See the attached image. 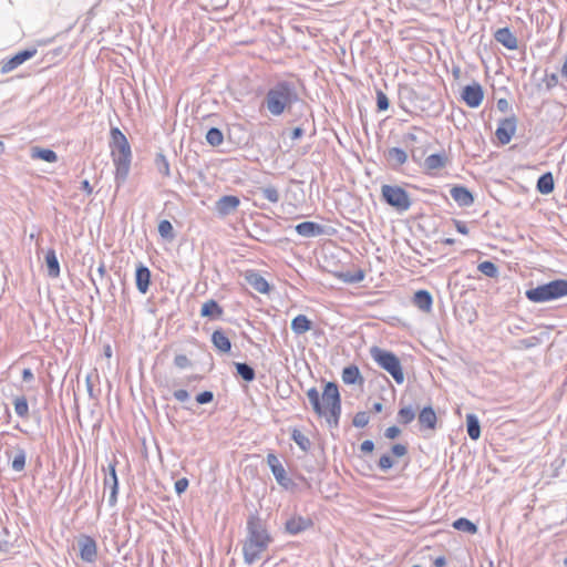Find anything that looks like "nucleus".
Segmentation results:
<instances>
[{"mask_svg": "<svg viewBox=\"0 0 567 567\" xmlns=\"http://www.w3.org/2000/svg\"><path fill=\"white\" fill-rule=\"evenodd\" d=\"M307 396L313 412L318 416H324L330 427H338L341 415V396L338 385L334 382L326 383L321 399L316 388L309 389Z\"/></svg>", "mask_w": 567, "mask_h": 567, "instance_id": "obj_1", "label": "nucleus"}, {"mask_svg": "<svg viewBox=\"0 0 567 567\" xmlns=\"http://www.w3.org/2000/svg\"><path fill=\"white\" fill-rule=\"evenodd\" d=\"M272 543V537L266 524L257 513L250 514L247 519V536L244 543V560L251 565L261 558V554Z\"/></svg>", "mask_w": 567, "mask_h": 567, "instance_id": "obj_2", "label": "nucleus"}, {"mask_svg": "<svg viewBox=\"0 0 567 567\" xmlns=\"http://www.w3.org/2000/svg\"><path fill=\"white\" fill-rule=\"evenodd\" d=\"M299 100L296 85L289 81H278L266 93L262 106L272 116H280Z\"/></svg>", "mask_w": 567, "mask_h": 567, "instance_id": "obj_3", "label": "nucleus"}, {"mask_svg": "<svg viewBox=\"0 0 567 567\" xmlns=\"http://www.w3.org/2000/svg\"><path fill=\"white\" fill-rule=\"evenodd\" d=\"M111 148L116 167L115 178L124 182L130 172L132 152L126 136L117 127L111 128Z\"/></svg>", "mask_w": 567, "mask_h": 567, "instance_id": "obj_4", "label": "nucleus"}, {"mask_svg": "<svg viewBox=\"0 0 567 567\" xmlns=\"http://www.w3.org/2000/svg\"><path fill=\"white\" fill-rule=\"evenodd\" d=\"M526 298L533 302H547L567 296V280L555 279L526 290Z\"/></svg>", "mask_w": 567, "mask_h": 567, "instance_id": "obj_5", "label": "nucleus"}, {"mask_svg": "<svg viewBox=\"0 0 567 567\" xmlns=\"http://www.w3.org/2000/svg\"><path fill=\"white\" fill-rule=\"evenodd\" d=\"M370 354L382 369L391 374L398 384L404 382V373L400 359L393 352L374 346L370 349Z\"/></svg>", "mask_w": 567, "mask_h": 567, "instance_id": "obj_6", "label": "nucleus"}, {"mask_svg": "<svg viewBox=\"0 0 567 567\" xmlns=\"http://www.w3.org/2000/svg\"><path fill=\"white\" fill-rule=\"evenodd\" d=\"M381 194L384 202L399 212H405L411 207L412 202L409 194L400 186L383 185Z\"/></svg>", "mask_w": 567, "mask_h": 567, "instance_id": "obj_7", "label": "nucleus"}, {"mask_svg": "<svg viewBox=\"0 0 567 567\" xmlns=\"http://www.w3.org/2000/svg\"><path fill=\"white\" fill-rule=\"evenodd\" d=\"M76 545L80 558L83 561L90 564L95 563L97 558V545L93 537L82 534L76 538Z\"/></svg>", "mask_w": 567, "mask_h": 567, "instance_id": "obj_8", "label": "nucleus"}, {"mask_svg": "<svg viewBox=\"0 0 567 567\" xmlns=\"http://www.w3.org/2000/svg\"><path fill=\"white\" fill-rule=\"evenodd\" d=\"M517 128V118L515 115L505 117L499 121L498 126L495 131V136L502 145H506L511 142Z\"/></svg>", "mask_w": 567, "mask_h": 567, "instance_id": "obj_9", "label": "nucleus"}, {"mask_svg": "<svg viewBox=\"0 0 567 567\" xmlns=\"http://www.w3.org/2000/svg\"><path fill=\"white\" fill-rule=\"evenodd\" d=\"M267 464L280 486L289 488L292 485V481L288 477L284 465L274 453L267 455Z\"/></svg>", "mask_w": 567, "mask_h": 567, "instance_id": "obj_10", "label": "nucleus"}, {"mask_svg": "<svg viewBox=\"0 0 567 567\" xmlns=\"http://www.w3.org/2000/svg\"><path fill=\"white\" fill-rule=\"evenodd\" d=\"M484 99V91L480 83L474 82L473 84L464 86L462 91V100L465 104L472 109L478 107Z\"/></svg>", "mask_w": 567, "mask_h": 567, "instance_id": "obj_11", "label": "nucleus"}, {"mask_svg": "<svg viewBox=\"0 0 567 567\" xmlns=\"http://www.w3.org/2000/svg\"><path fill=\"white\" fill-rule=\"evenodd\" d=\"M37 54V49H25L22 51H19L16 53L12 58H10L7 61H3L1 64V73L6 74L14 69H17L19 65L28 61L29 59L33 58Z\"/></svg>", "mask_w": 567, "mask_h": 567, "instance_id": "obj_12", "label": "nucleus"}, {"mask_svg": "<svg viewBox=\"0 0 567 567\" xmlns=\"http://www.w3.org/2000/svg\"><path fill=\"white\" fill-rule=\"evenodd\" d=\"M312 525L311 518L293 515L286 520L285 530L290 535H298L312 527Z\"/></svg>", "mask_w": 567, "mask_h": 567, "instance_id": "obj_13", "label": "nucleus"}, {"mask_svg": "<svg viewBox=\"0 0 567 567\" xmlns=\"http://www.w3.org/2000/svg\"><path fill=\"white\" fill-rule=\"evenodd\" d=\"M239 204L240 200L237 196L225 195L216 202L215 209L218 213V215L225 217L236 212Z\"/></svg>", "mask_w": 567, "mask_h": 567, "instance_id": "obj_14", "label": "nucleus"}, {"mask_svg": "<svg viewBox=\"0 0 567 567\" xmlns=\"http://www.w3.org/2000/svg\"><path fill=\"white\" fill-rule=\"evenodd\" d=\"M244 278L259 293H268L270 286L268 281L256 270H246Z\"/></svg>", "mask_w": 567, "mask_h": 567, "instance_id": "obj_15", "label": "nucleus"}, {"mask_svg": "<svg viewBox=\"0 0 567 567\" xmlns=\"http://www.w3.org/2000/svg\"><path fill=\"white\" fill-rule=\"evenodd\" d=\"M135 284H136L137 290L141 293H143V295H145L148 291V289H150V285H151V270L145 265H143L142 262H140L136 266Z\"/></svg>", "mask_w": 567, "mask_h": 567, "instance_id": "obj_16", "label": "nucleus"}, {"mask_svg": "<svg viewBox=\"0 0 567 567\" xmlns=\"http://www.w3.org/2000/svg\"><path fill=\"white\" fill-rule=\"evenodd\" d=\"M298 235L312 238L324 234V226L315 221H302L295 227Z\"/></svg>", "mask_w": 567, "mask_h": 567, "instance_id": "obj_17", "label": "nucleus"}, {"mask_svg": "<svg viewBox=\"0 0 567 567\" xmlns=\"http://www.w3.org/2000/svg\"><path fill=\"white\" fill-rule=\"evenodd\" d=\"M495 40L508 50H516L518 47L517 37L509 28H501L494 34Z\"/></svg>", "mask_w": 567, "mask_h": 567, "instance_id": "obj_18", "label": "nucleus"}, {"mask_svg": "<svg viewBox=\"0 0 567 567\" xmlns=\"http://www.w3.org/2000/svg\"><path fill=\"white\" fill-rule=\"evenodd\" d=\"M451 197L461 207H468L474 203L472 193L464 186H454L450 190Z\"/></svg>", "mask_w": 567, "mask_h": 567, "instance_id": "obj_19", "label": "nucleus"}, {"mask_svg": "<svg viewBox=\"0 0 567 567\" xmlns=\"http://www.w3.org/2000/svg\"><path fill=\"white\" fill-rule=\"evenodd\" d=\"M385 157L390 166L394 169L399 168L408 161L406 152L400 147L389 148L385 153Z\"/></svg>", "mask_w": 567, "mask_h": 567, "instance_id": "obj_20", "label": "nucleus"}, {"mask_svg": "<svg viewBox=\"0 0 567 567\" xmlns=\"http://www.w3.org/2000/svg\"><path fill=\"white\" fill-rule=\"evenodd\" d=\"M449 158L445 152L432 154L424 161V167L429 172L439 171L446 166Z\"/></svg>", "mask_w": 567, "mask_h": 567, "instance_id": "obj_21", "label": "nucleus"}, {"mask_svg": "<svg viewBox=\"0 0 567 567\" xmlns=\"http://www.w3.org/2000/svg\"><path fill=\"white\" fill-rule=\"evenodd\" d=\"M413 305L424 312L432 310L433 298L427 290H419L414 293Z\"/></svg>", "mask_w": 567, "mask_h": 567, "instance_id": "obj_22", "label": "nucleus"}, {"mask_svg": "<svg viewBox=\"0 0 567 567\" xmlns=\"http://www.w3.org/2000/svg\"><path fill=\"white\" fill-rule=\"evenodd\" d=\"M212 343L221 353H228L231 349V342L221 329L213 332Z\"/></svg>", "mask_w": 567, "mask_h": 567, "instance_id": "obj_23", "label": "nucleus"}, {"mask_svg": "<svg viewBox=\"0 0 567 567\" xmlns=\"http://www.w3.org/2000/svg\"><path fill=\"white\" fill-rule=\"evenodd\" d=\"M436 421L437 417L432 406H425L419 413V423L425 429H435Z\"/></svg>", "mask_w": 567, "mask_h": 567, "instance_id": "obj_24", "label": "nucleus"}, {"mask_svg": "<svg viewBox=\"0 0 567 567\" xmlns=\"http://www.w3.org/2000/svg\"><path fill=\"white\" fill-rule=\"evenodd\" d=\"M223 313V308L214 299L206 301L200 309L202 317H208L212 319L220 318Z\"/></svg>", "mask_w": 567, "mask_h": 567, "instance_id": "obj_25", "label": "nucleus"}, {"mask_svg": "<svg viewBox=\"0 0 567 567\" xmlns=\"http://www.w3.org/2000/svg\"><path fill=\"white\" fill-rule=\"evenodd\" d=\"M341 378L346 384H355L363 382V378L361 377L360 370L354 364L346 367L342 371Z\"/></svg>", "mask_w": 567, "mask_h": 567, "instance_id": "obj_26", "label": "nucleus"}, {"mask_svg": "<svg viewBox=\"0 0 567 567\" xmlns=\"http://www.w3.org/2000/svg\"><path fill=\"white\" fill-rule=\"evenodd\" d=\"M312 328V322L305 315H298L291 321V330L297 334L301 336L308 332Z\"/></svg>", "mask_w": 567, "mask_h": 567, "instance_id": "obj_27", "label": "nucleus"}, {"mask_svg": "<svg viewBox=\"0 0 567 567\" xmlns=\"http://www.w3.org/2000/svg\"><path fill=\"white\" fill-rule=\"evenodd\" d=\"M555 188V182L553 174L550 172H547L543 174L536 184V189L544 195L550 194Z\"/></svg>", "mask_w": 567, "mask_h": 567, "instance_id": "obj_28", "label": "nucleus"}, {"mask_svg": "<svg viewBox=\"0 0 567 567\" xmlns=\"http://www.w3.org/2000/svg\"><path fill=\"white\" fill-rule=\"evenodd\" d=\"M45 264L49 277L58 278L60 276V264L53 249L47 251Z\"/></svg>", "mask_w": 567, "mask_h": 567, "instance_id": "obj_29", "label": "nucleus"}, {"mask_svg": "<svg viewBox=\"0 0 567 567\" xmlns=\"http://www.w3.org/2000/svg\"><path fill=\"white\" fill-rule=\"evenodd\" d=\"M467 434L472 440H478L481 436V425L475 414L466 415Z\"/></svg>", "mask_w": 567, "mask_h": 567, "instance_id": "obj_30", "label": "nucleus"}, {"mask_svg": "<svg viewBox=\"0 0 567 567\" xmlns=\"http://www.w3.org/2000/svg\"><path fill=\"white\" fill-rule=\"evenodd\" d=\"M154 164H155L157 172L162 176L171 177V166H169L168 159L162 152L156 153L155 158H154Z\"/></svg>", "mask_w": 567, "mask_h": 567, "instance_id": "obj_31", "label": "nucleus"}, {"mask_svg": "<svg viewBox=\"0 0 567 567\" xmlns=\"http://www.w3.org/2000/svg\"><path fill=\"white\" fill-rule=\"evenodd\" d=\"M32 157L39 158L48 163H54L58 161V155L50 148L33 147Z\"/></svg>", "mask_w": 567, "mask_h": 567, "instance_id": "obj_32", "label": "nucleus"}, {"mask_svg": "<svg viewBox=\"0 0 567 567\" xmlns=\"http://www.w3.org/2000/svg\"><path fill=\"white\" fill-rule=\"evenodd\" d=\"M237 374L247 382H251L256 378L255 370L251 365L245 362L235 363Z\"/></svg>", "mask_w": 567, "mask_h": 567, "instance_id": "obj_33", "label": "nucleus"}, {"mask_svg": "<svg viewBox=\"0 0 567 567\" xmlns=\"http://www.w3.org/2000/svg\"><path fill=\"white\" fill-rule=\"evenodd\" d=\"M291 440L302 450L308 452L311 447V442L301 431L293 429L291 432Z\"/></svg>", "mask_w": 567, "mask_h": 567, "instance_id": "obj_34", "label": "nucleus"}, {"mask_svg": "<svg viewBox=\"0 0 567 567\" xmlns=\"http://www.w3.org/2000/svg\"><path fill=\"white\" fill-rule=\"evenodd\" d=\"M453 527L457 530L475 534L477 532V526L467 518L461 517L453 523Z\"/></svg>", "mask_w": 567, "mask_h": 567, "instance_id": "obj_35", "label": "nucleus"}, {"mask_svg": "<svg viewBox=\"0 0 567 567\" xmlns=\"http://www.w3.org/2000/svg\"><path fill=\"white\" fill-rule=\"evenodd\" d=\"M364 271L362 269H359L357 271H347V272H340L338 275V278H340L342 281L348 284H358L361 282L364 279Z\"/></svg>", "mask_w": 567, "mask_h": 567, "instance_id": "obj_36", "label": "nucleus"}, {"mask_svg": "<svg viewBox=\"0 0 567 567\" xmlns=\"http://www.w3.org/2000/svg\"><path fill=\"white\" fill-rule=\"evenodd\" d=\"M422 135H426V132L420 127L414 126L413 132H409L403 136V142L411 146L422 141Z\"/></svg>", "mask_w": 567, "mask_h": 567, "instance_id": "obj_37", "label": "nucleus"}, {"mask_svg": "<svg viewBox=\"0 0 567 567\" xmlns=\"http://www.w3.org/2000/svg\"><path fill=\"white\" fill-rule=\"evenodd\" d=\"M206 141L212 146H219L224 141L223 132L217 127H212L206 134Z\"/></svg>", "mask_w": 567, "mask_h": 567, "instance_id": "obj_38", "label": "nucleus"}, {"mask_svg": "<svg viewBox=\"0 0 567 567\" xmlns=\"http://www.w3.org/2000/svg\"><path fill=\"white\" fill-rule=\"evenodd\" d=\"M477 269L483 275H485L486 277H489V278H495L498 275L497 266L489 260H485V261L478 264Z\"/></svg>", "mask_w": 567, "mask_h": 567, "instance_id": "obj_39", "label": "nucleus"}, {"mask_svg": "<svg viewBox=\"0 0 567 567\" xmlns=\"http://www.w3.org/2000/svg\"><path fill=\"white\" fill-rule=\"evenodd\" d=\"M13 404L14 411L20 417L27 419L29 416V405L24 396L16 398Z\"/></svg>", "mask_w": 567, "mask_h": 567, "instance_id": "obj_40", "label": "nucleus"}, {"mask_svg": "<svg viewBox=\"0 0 567 567\" xmlns=\"http://www.w3.org/2000/svg\"><path fill=\"white\" fill-rule=\"evenodd\" d=\"M260 194H261V196L265 199H267V200H269L270 203H274V204L278 203L279 199H280V195H279L278 189L275 186H272V185H269V186H266V187H261L260 188Z\"/></svg>", "mask_w": 567, "mask_h": 567, "instance_id": "obj_41", "label": "nucleus"}, {"mask_svg": "<svg viewBox=\"0 0 567 567\" xmlns=\"http://www.w3.org/2000/svg\"><path fill=\"white\" fill-rule=\"evenodd\" d=\"M415 417V411L412 406H403L398 412V421L402 424L411 423Z\"/></svg>", "mask_w": 567, "mask_h": 567, "instance_id": "obj_42", "label": "nucleus"}, {"mask_svg": "<svg viewBox=\"0 0 567 567\" xmlns=\"http://www.w3.org/2000/svg\"><path fill=\"white\" fill-rule=\"evenodd\" d=\"M158 233L163 238L168 239V240H172L175 237L173 225L167 219L159 221Z\"/></svg>", "mask_w": 567, "mask_h": 567, "instance_id": "obj_43", "label": "nucleus"}, {"mask_svg": "<svg viewBox=\"0 0 567 567\" xmlns=\"http://www.w3.org/2000/svg\"><path fill=\"white\" fill-rule=\"evenodd\" d=\"M25 466V452L23 450H19L12 461V468L16 472H21Z\"/></svg>", "mask_w": 567, "mask_h": 567, "instance_id": "obj_44", "label": "nucleus"}, {"mask_svg": "<svg viewBox=\"0 0 567 567\" xmlns=\"http://www.w3.org/2000/svg\"><path fill=\"white\" fill-rule=\"evenodd\" d=\"M115 483H118L116 471H115V462L109 464V473L104 477V487L111 486Z\"/></svg>", "mask_w": 567, "mask_h": 567, "instance_id": "obj_45", "label": "nucleus"}, {"mask_svg": "<svg viewBox=\"0 0 567 567\" xmlns=\"http://www.w3.org/2000/svg\"><path fill=\"white\" fill-rule=\"evenodd\" d=\"M369 420H370L369 414L364 411H361V412L355 413V415L353 416V420H352V424L355 427H364L368 425Z\"/></svg>", "mask_w": 567, "mask_h": 567, "instance_id": "obj_46", "label": "nucleus"}, {"mask_svg": "<svg viewBox=\"0 0 567 567\" xmlns=\"http://www.w3.org/2000/svg\"><path fill=\"white\" fill-rule=\"evenodd\" d=\"M390 102L384 92L381 90L377 91V106L379 111H386L389 109Z\"/></svg>", "mask_w": 567, "mask_h": 567, "instance_id": "obj_47", "label": "nucleus"}, {"mask_svg": "<svg viewBox=\"0 0 567 567\" xmlns=\"http://www.w3.org/2000/svg\"><path fill=\"white\" fill-rule=\"evenodd\" d=\"M174 364L178 369H186V368H189L192 365V362L187 358V355H185V354H177L174 358Z\"/></svg>", "mask_w": 567, "mask_h": 567, "instance_id": "obj_48", "label": "nucleus"}, {"mask_svg": "<svg viewBox=\"0 0 567 567\" xmlns=\"http://www.w3.org/2000/svg\"><path fill=\"white\" fill-rule=\"evenodd\" d=\"M378 465L383 472H386L393 466V460L389 454H383L380 457Z\"/></svg>", "mask_w": 567, "mask_h": 567, "instance_id": "obj_49", "label": "nucleus"}, {"mask_svg": "<svg viewBox=\"0 0 567 567\" xmlns=\"http://www.w3.org/2000/svg\"><path fill=\"white\" fill-rule=\"evenodd\" d=\"M214 400V393L212 391H204L196 395V402L198 404H207Z\"/></svg>", "mask_w": 567, "mask_h": 567, "instance_id": "obj_50", "label": "nucleus"}, {"mask_svg": "<svg viewBox=\"0 0 567 567\" xmlns=\"http://www.w3.org/2000/svg\"><path fill=\"white\" fill-rule=\"evenodd\" d=\"M107 487L110 488L109 504L110 506H114L117 501L118 483H115Z\"/></svg>", "mask_w": 567, "mask_h": 567, "instance_id": "obj_51", "label": "nucleus"}, {"mask_svg": "<svg viewBox=\"0 0 567 567\" xmlns=\"http://www.w3.org/2000/svg\"><path fill=\"white\" fill-rule=\"evenodd\" d=\"M188 480L186 477L179 478L175 482V492L181 495L188 487Z\"/></svg>", "mask_w": 567, "mask_h": 567, "instance_id": "obj_52", "label": "nucleus"}, {"mask_svg": "<svg viewBox=\"0 0 567 567\" xmlns=\"http://www.w3.org/2000/svg\"><path fill=\"white\" fill-rule=\"evenodd\" d=\"M173 395L178 402H186L189 400V393L184 389L174 391Z\"/></svg>", "mask_w": 567, "mask_h": 567, "instance_id": "obj_53", "label": "nucleus"}, {"mask_svg": "<svg viewBox=\"0 0 567 567\" xmlns=\"http://www.w3.org/2000/svg\"><path fill=\"white\" fill-rule=\"evenodd\" d=\"M542 342V339L539 337H536V336H533V337H529V338H526V339H523L520 341V343L525 347V348H532L536 344H539Z\"/></svg>", "mask_w": 567, "mask_h": 567, "instance_id": "obj_54", "label": "nucleus"}, {"mask_svg": "<svg viewBox=\"0 0 567 567\" xmlns=\"http://www.w3.org/2000/svg\"><path fill=\"white\" fill-rule=\"evenodd\" d=\"M391 451L395 456L402 457L408 453V447L403 444H394Z\"/></svg>", "mask_w": 567, "mask_h": 567, "instance_id": "obj_55", "label": "nucleus"}, {"mask_svg": "<svg viewBox=\"0 0 567 567\" xmlns=\"http://www.w3.org/2000/svg\"><path fill=\"white\" fill-rule=\"evenodd\" d=\"M400 433H401V430L398 426L393 425L385 430L384 435H385V437L393 440V439H396L400 435Z\"/></svg>", "mask_w": 567, "mask_h": 567, "instance_id": "obj_56", "label": "nucleus"}, {"mask_svg": "<svg viewBox=\"0 0 567 567\" xmlns=\"http://www.w3.org/2000/svg\"><path fill=\"white\" fill-rule=\"evenodd\" d=\"M546 86L548 90L556 86L558 84V76L555 73L547 74L545 78Z\"/></svg>", "mask_w": 567, "mask_h": 567, "instance_id": "obj_57", "label": "nucleus"}, {"mask_svg": "<svg viewBox=\"0 0 567 567\" xmlns=\"http://www.w3.org/2000/svg\"><path fill=\"white\" fill-rule=\"evenodd\" d=\"M453 223L455 225V228L456 230L462 234V235H467L468 234V228L466 226V224L464 221H461V220H457V219H453Z\"/></svg>", "mask_w": 567, "mask_h": 567, "instance_id": "obj_58", "label": "nucleus"}, {"mask_svg": "<svg viewBox=\"0 0 567 567\" xmlns=\"http://www.w3.org/2000/svg\"><path fill=\"white\" fill-rule=\"evenodd\" d=\"M360 450L363 453H371L374 450V443L371 440H365L361 443Z\"/></svg>", "mask_w": 567, "mask_h": 567, "instance_id": "obj_59", "label": "nucleus"}, {"mask_svg": "<svg viewBox=\"0 0 567 567\" xmlns=\"http://www.w3.org/2000/svg\"><path fill=\"white\" fill-rule=\"evenodd\" d=\"M497 110L506 113L509 110V103L506 99H499L496 103Z\"/></svg>", "mask_w": 567, "mask_h": 567, "instance_id": "obj_60", "label": "nucleus"}, {"mask_svg": "<svg viewBox=\"0 0 567 567\" xmlns=\"http://www.w3.org/2000/svg\"><path fill=\"white\" fill-rule=\"evenodd\" d=\"M34 379V374L31 369L27 368L22 371V380L24 382H31Z\"/></svg>", "mask_w": 567, "mask_h": 567, "instance_id": "obj_61", "label": "nucleus"}, {"mask_svg": "<svg viewBox=\"0 0 567 567\" xmlns=\"http://www.w3.org/2000/svg\"><path fill=\"white\" fill-rule=\"evenodd\" d=\"M80 188H81V190L85 192L87 195L92 194V192H93L92 186L90 185V182L87 179H84L81 182Z\"/></svg>", "mask_w": 567, "mask_h": 567, "instance_id": "obj_62", "label": "nucleus"}, {"mask_svg": "<svg viewBox=\"0 0 567 567\" xmlns=\"http://www.w3.org/2000/svg\"><path fill=\"white\" fill-rule=\"evenodd\" d=\"M303 130L301 127H295L291 132V140H298L303 135Z\"/></svg>", "mask_w": 567, "mask_h": 567, "instance_id": "obj_63", "label": "nucleus"}, {"mask_svg": "<svg viewBox=\"0 0 567 567\" xmlns=\"http://www.w3.org/2000/svg\"><path fill=\"white\" fill-rule=\"evenodd\" d=\"M445 565H446V559L444 556H439L435 558V560H434L435 567H445Z\"/></svg>", "mask_w": 567, "mask_h": 567, "instance_id": "obj_64", "label": "nucleus"}]
</instances>
